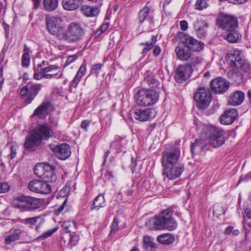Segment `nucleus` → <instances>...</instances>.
I'll return each mask as SVG.
<instances>
[{
	"label": "nucleus",
	"mask_w": 251,
	"mask_h": 251,
	"mask_svg": "<svg viewBox=\"0 0 251 251\" xmlns=\"http://www.w3.org/2000/svg\"><path fill=\"white\" fill-rule=\"evenodd\" d=\"M86 64L85 62V61H84L83 62V63L82 64V65H81L80 67L79 68L78 71L80 73L84 75V74L86 72Z\"/></svg>",
	"instance_id": "nucleus-59"
},
{
	"label": "nucleus",
	"mask_w": 251,
	"mask_h": 251,
	"mask_svg": "<svg viewBox=\"0 0 251 251\" xmlns=\"http://www.w3.org/2000/svg\"><path fill=\"white\" fill-rule=\"evenodd\" d=\"M66 202L67 200H65L63 203L62 204V205L58 208L54 210V214L55 215H58L61 213V212H62L64 210Z\"/></svg>",
	"instance_id": "nucleus-54"
},
{
	"label": "nucleus",
	"mask_w": 251,
	"mask_h": 251,
	"mask_svg": "<svg viewBox=\"0 0 251 251\" xmlns=\"http://www.w3.org/2000/svg\"><path fill=\"white\" fill-rule=\"evenodd\" d=\"M34 173L36 176L48 183L55 182L57 179L53 167L48 164L36 165Z\"/></svg>",
	"instance_id": "nucleus-6"
},
{
	"label": "nucleus",
	"mask_w": 251,
	"mask_h": 251,
	"mask_svg": "<svg viewBox=\"0 0 251 251\" xmlns=\"http://www.w3.org/2000/svg\"><path fill=\"white\" fill-rule=\"evenodd\" d=\"M237 69H239L245 76L246 79L251 78V66L249 63L245 61L242 63L241 66H237Z\"/></svg>",
	"instance_id": "nucleus-37"
},
{
	"label": "nucleus",
	"mask_w": 251,
	"mask_h": 251,
	"mask_svg": "<svg viewBox=\"0 0 251 251\" xmlns=\"http://www.w3.org/2000/svg\"><path fill=\"white\" fill-rule=\"evenodd\" d=\"M119 220L117 217L113 219V222L110 226V234L115 233L119 229Z\"/></svg>",
	"instance_id": "nucleus-49"
},
{
	"label": "nucleus",
	"mask_w": 251,
	"mask_h": 251,
	"mask_svg": "<svg viewBox=\"0 0 251 251\" xmlns=\"http://www.w3.org/2000/svg\"><path fill=\"white\" fill-rule=\"evenodd\" d=\"M109 26V24L108 23H105L102 24L101 26L100 27L99 29L97 31V34L98 35L101 34L102 32L106 31V30L108 28Z\"/></svg>",
	"instance_id": "nucleus-52"
},
{
	"label": "nucleus",
	"mask_w": 251,
	"mask_h": 251,
	"mask_svg": "<svg viewBox=\"0 0 251 251\" xmlns=\"http://www.w3.org/2000/svg\"><path fill=\"white\" fill-rule=\"evenodd\" d=\"M197 36L201 39H204L207 35L205 29L208 27L207 23L202 19H198L194 24Z\"/></svg>",
	"instance_id": "nucleus-25"
},
{
	"label": "nucleus",
	"mask_w": 251,
	"mask_h": 251,
	"mask_svg": "<svg viewBox=\"0 0 251 251\" xmlns=\"http://www.w3.org/2000/svg\"><path fill=\"white\" fill-rule=\"evenodd\" d=\"M85 35V30L78 23L72 22L63 33L62 39L67 43L74 44L82 40Z\"/></svg>",
	"instance_id": "nucleus-4"
},
{
	"label": "nucleus",
	"mask_w": 251,
	"mask_h": 251,
	"mask_svg": "<svg viewBox=\"0 0 251 251\" xmlns=\"http://www.w3.org/2000/svg\"><path fill=\"white\" fill-rule=\"evenodd\" d=\"M157 35L152 36L151 42H146L140 44V46H144V48L141 51V54L143 56H145L147 52L151 50L153 48V55L156 57L160 54L161 50L160 47L158 46H155L157 41Z\"/></svg>",
	"instance_id": "nucleus-18"
},
{
	"label": "nucleus",
	"mask_w": 251,
	"mask_h": 251,
	"mask_svg": "<svg viewBox=\"0 0 251 251\" xmlns=\"http://www.w3.org/2000/svg\"><path fill=\"white\" fill-rule=\"evenodd\" d=\"M21 223L28 226L29 227H32L37 224L35 229L38 231L44 223V219L42 216L39 215L22 219L21 220Z\"/></svg>",
	"instance_id": "nucleus-24"
},
{
	"label": "nucleus",
	"mask_w": 251,
	"mask_h": 251,
	"mask_svg": "<svg viewBox=\"0 0 251 251\" xmlns=\"http://www.w3.org/2000/svg\"><path fill=\"white\" fill-rule=\"evenodd\" d=\"M163 178L165 181L166 177L169 180H173L179 177L184 171V165L182 164L172 165L163 166Z\"/></svg>",
	"instance_id": "nucleus-11"
},
{
	"label": "nucleus",
	"mask_w": 251,
	"mask_h": 251,
	"mask_svg": "<svg viewBox=\"0 0 251 251\" xmlns=\"http://www.w3.org/2000/svg\"><path fill=\"white\" fill-rule=\"evenodd\" d=\"M127 144V140L125 138L117 136L115 140L111 144V148H115L118 151H122L125 149Z\"/></svg>",
	"instance_id": "nucleus-33"
},
{
	"label": "nucleus",
	"mask_w": 251,
	"mask_h": 251,
	"mask_svg": "<svg viewBox=\"0 0 251 251\" xmlns=\"http://www.w3.org/2000/svg\"><path fill=\"white\" fill-rule=\"evenodd\" d=\"M247 0H228L229 3L234 4H242L245 3Z\"/></svg>",
	"instance_id": "nucleus-58"
},
{
	"label": "nucleus",
	"mask_w": 251,
	"mask_h": 251,
	"mask_svg": "<svg viewBox=\"0 0 251 251\" xmlns=\"http://www.w3.org/2000/svg\"><path fill=\"white\" fill-rule=\"evenodd\" d=\"M146 80L151 88H155L159 85V81L153 75H148L146 77Z\"/></svg>",
	"instance_id": "nucleus-42"
},
{
	"label": "nucleus",
	"mask_w": 251,
	"mask_h": 251,
	"mask_svg": "<svg viewBox=\"0 0 251 251\" xmlns=\"http://www.w3.org/2000/svg\"><path fill=\"white\" fill-rule=\"evenodd\" d=\"M76 226V222L72 221H66L62 224V230L65 233L71 232L72 228Z\"/></svg>",
	"instance_id": "nucleus-43"
},
{
	"label": "nucleus",
	"mask_w": 251,
	"mask_h": 251,
	"mask_svg": "<svg viewBox=\"0 0 251 251\" xmlns=\"http://www.w3.org/2000/svg\"><path fill=\"white\" fill-rule=\"evenodd\" d=\"M210 86L214 93L221 94L228 90L229 83L226 79L220 77L211 80Z\"/></svg>",
	"instance_id": "nucleus-16"
},
{
	"label": "nucleus",
	"mask_w": 251,
	"mask_h": 251,
	"mask_svg": "<svg viewBox=\"0 0 251 251\" xmlns=\"http://www.w3.org/2000/svg\"><path fill=\"white\" fill-rule=\"evenodd\" d=\"M81 11L87 17H93L97 15L99 13L98 7L84 5L81 7Z\"/></svg>",
	"instance_id": "nucleus-34"
},
{
	"label": "nucleus",
	"mask_w": 251,
	"mask_h": 251,
	"mask_svg": "<svg viewBox=\"0 0 251 251\" xmlns=\"http://www.w3.org/2000/svg\"><path fill=\"white\" fill-rule=\"evenodd\" d=\"M45 20L48 30L52 35H58L64 28L63 21L59 17L47 16Z\"/></svg>",
	"instance_id": "nucleus-12"
},
{
	"label": "nucleus",
	"mask_w": 251,
	"mask_h": 251,
	"mask_svg": "<svg viewBox=\"0 0 251 251\" xmlns=\"http://www.w3.org/2000/svg\"><path fill=\"white\" fill-rule=\"evenodd\" d=\"M16 149L13 146H12L11 147V154H10L11 159H13L15 158L16 154Z\"/></svg>",
	"instance_id": "nucleus-64"
},
{
	"label": "nucleus",
	"mask_w": 251,
	"mask_h": 251,
	"mask_svg": "<svg viewBox=\"0 0 251 251\" xmlns=\"http://www.w3.org/2000/svg\"><path fill=\"white\" fill-rule=\"evenodd\" d=\"M70 238L69 244L71 247L75 246L79 239V235L75 232H73L70 234Z\"/></svg>",
	"instance_id": "nucleus-44"
},
{
	"label": "nucleus",
	"mask_w": 251,
	"mask_h": 251,
	"mask_svg": "<svg viewBox=\"0 0 251 251\" xmlns=\"http://www.w3.org/2000/svg\"><path fill=\"white\" fill-rule=\"evenodd\" d=\"M23 232V230L20 228L11 229L9 231V234L5 236L4 242L5 244L10 245L12 242L18 240L20 238V235Z\"/></svg>",
	"instance_id": "nucleus-30"
},
{
	"label": "nucleus",
	"mask_w": 251,
	"mask_h": 251,
	"mask_svg": "<svg viewBox=\"0 0 251 251\" xmlns=\"http://www.w3.org/2000/svg\"><path fill=\"white\" fill-rule=\"evenodd\" d=\"M54 67H46L40 70L34 69L33 78L36 80H40L42 78L52 79L56 77L58 73L47 74L50 70H52Z\"/></svg>",
	"instance_id": "nucleus-22"
},
{
	"label": "nucleus",
	"mask_w": 251,
	"mask_h": 251,
	"mask_svg": "<svg viewBox=\"0 0 251 251\" xmlns=\"http://www.w3.org/2000/svg\"><path fill=\"white\" fill-rule=\"evenodd\" d=\"M42 87V84L28 83L20 90L21 96L25 99L26 104H29L38 94Z\"/></svg>",
	"instance_id": "nucleus-8"
},
{
	"label": "nucleus",
	"mask_w": 251,
	"mask_h": 251,
	"mask_svg": "<svg viewBox=\"0 0 251 251\" xmlns=\"http://www.w3.org/2000/svg\"><path fill=\"white\" fill-rule=\"evenodd\" d=\"M33 131L38 138H41V141L42 140H48L53 134L52 130L46 124L38 125Z\"/></svg>",
	"instance_id": "nucleus-19"
},
{
	"label": "nucleus",
	"mask_w": 251,
	"mask_h": 251,
	"mask_svg": "<svg viewBox=\"0 0 251 251\" xmlns=\"http://www.w3.org/2000/svg\"><path fill=\"white\" fill-rule=\"evenodd\" d=\"M179 34L180 36V43L191 51L199 52L203 49L204 44L203 42L198 41L188 34L181 32Z\"/></svg>",
	"instance_id": "nucleus-9"
},
{
	"label": "nucleus",
	"mask_w": 251,
	"mask_h": 251,
	"mask_svg": "<svg viewBox=\"0 0 251 251\" xmlns=\"http://www.w3.org/2000/svg\"><path fill=\"white\" fill-rule=\"evenodd\" d=\"M150 8L147 6L144 7L139 13L138 14V22L139 23L142 24L143 22L147 19L151 24L153 23V19L151 16H149Z\"/></svg>",
	"instance_id": "nucleus-35"
},
{
	"label": "nucleus",
	"mask_w": 251,
	"mask_h": 251,
	"mask_svg": "<svg viewBox=\"0 0 251 251\" xmlns=\"http://www.w3.org/2000/svg\"><path fill=\"white\" fill-rule=\"evenodd\" d=\"M245 94L241 91H236L230 94L229 96L228 102L232 106H237L241 104L244 100Z\"/></svg>",
	"instance_id": "nucleus-29"
},
{
	"label": "nucleus",
	"mask_w": 251,
	"mask_h": 251,
	"mask_svg": "<svg viewBox=\"0 0 251 251\" xmlns=\"http://www.w3.org/2000/svg\"><path fill=\"white\" fill-rule=\"evenodd\" d=\"M159 97V94L153 89L142 88L137 91L134 98L137 105L147 107L156 103Z\"/></svg>",
	"instance_id": "nucleus-3"
},
{
	"label": "nucleus",
	"mask_w": 251,
	"mask_h": 251,
	"mask_svg": "<svg viewBox=\"0 0 251 251\" xmlns=\"http://www.w3.org/2000/svg\"><path fill=\"white\" fill-rule=\"evenodd\" d=\"M207 141L214 148L220 147L225 141L224 130L212 126H201L200 139H196L191 146L192 154L199 153L205 149Z\"/></svg>",
	"instance_id": "nucleus-1"
},
{
	"label": "nucleus",
	"mask_w": 251,
	"mask_h": 251,
	"mask_svg": "<svg viewBox=\"0 0 251 251\" xmlns=\"http://www.w3.org/2000/svg\"><path fill=\"white\" fill-rule=\"evenodd\" d=\"M50 121L51 125L53 126H58V121L53 118H50Z\"/></svg>",
	"instance_id": "nucleus-63"
},
{
	"label": "nucleus",
	"mask_w": 251,
	"mask_h": 251,
	"mask_svg": "<svg viewBox=\"0 0 251 251\" xmlns=\"http://www.w3.org/2000/svg\"><path fill=\"white\" fill-rule=\"evenodd\" d=\"M102 65V64L100 63H97L93 65L91 69V73L94 74L96 76H98L101 68Z\"/></svg>",
	"instance_id": "nucleus-45"
},
{
	"label": "nucleus",
	"mask_w": 251,
	"mask_h": 251,
	"mask_svg": "<svg viewBox=\"0 0 251 251\" xmlns=\"http://www.w3.org/2000/svg\"><path fill=\"white\" fill-rule=\"evenodd\" d=\"M189 60L191 63L190 65L195 66L196 65L201 63L202 61V59L192 53V56L190 58Z\"/></svg>",
	"instance_id": "nucleus-47"
},
{
	"label": "nucleus",
	"mask_w": 251,
	"mask_h": 251,
	"mask_svg": "<svg viewBox=\"0 0 251 251\" xmlns=\"http://www.w3.org/2000/svg\"><path fill=\"white\" fill-rule=\"evenodd\" d=\"M106 205L104 197L102 194L98 195L94 200L91 210H99L100 208L104 207Z\"/></svg>",
	"instance_id": "nucleus-32"
},
{
	"label": "nucleus",
	"mask_w": 251,
	"mask_h": 251,
	"mask_svg": "<svg viewBox=\"0 0 251 251\" xmlns=\"http://www.w3.org/2000/svg\"><path fill=\"white\" fill-rule=\"evenodd\" d=\"M177 58L181 61H188L192 56L191 51L183 45H178L175 49Z\"/></svg>",
	"instance_id": "nucleus-27"
},
{
	"label": "nucleus",
	"mask_w": 251,
	"mask_h": 251,
	"mask_svg": "<svg viewBox=\"0 0 251 251\" xmlns=\"http://www.w3.org/2000/svg\"><path fill=\"white\" fill-rule=\"evenodd\" d=\"M251 180V171L246 174L244 177H241L239 180L238 183H241L242 181H248Z\"/></svg>",
	"instance_id": "nucleus-53"
},
{
	"label": "nucleus",
	"mask_w": 251,
	"mask_h": 251,
	"mask_svg": "<svg viewBox=\"0 0 251 251\" xmlns=\"http://www.w3.org/2000/svg\"><path fill=\"white\" fill-rule=\"evenodd\" d=\"M238 116L237 111L235 108L229 109L221 116V123L223 125H230Z\"/></svg>",
	"instance_id": "nucleus-23"
},
{
	"label": "nucleus",
	"mask_w": 251,
	"mask_h": 251,
	"mask_svg": "<svg viewBox=\"0 0 251 251\" xmlns=\"http://www.w3.org/2000/svg\"><path fill=\"white\" fill-rule=\"evenodd\" d=\"M180 152L178 148L172 147L164 151L161 161L163 166L180 164L178 162Z\"/></svg>",
	"instance_id": "nucleus-10"
},
{
	"label": "nucleus",
	"mask_w": 251,
	"mask_h": 251,
	"mask_svg": "<svg viewBox=\"0 0 251 251\" xmlns=\"http://www.w3.org/2000/svg\"><path fill=\"white\" fill-rule=\"evenodd\" d=\"M113 177L112 174L110 172H106L104 174L103 178L105 180H109Z\"/></svg>",
	"instance_id": "nucleus-62"
},
{
	"label": "nucleus",
	"mask_w": 251,
	"mask_h": 251,
	"mask_svg": "<svg viewBox=\"0 0 251 251\" xmlns=\"http://www.w3.org/2000/svg\"><path fill=\"white\" fill-rule=\"evenodd\" d=\"M156 116V112L152 108L140 109L134 110L133 116L136 120L145 122L153 119Z\"/></svg>",
	"instance_id": "nucleus-17"
},
{
	"label": "nucleus",
	"mask_w": 251,
	"mask_h": 251,
	"mask_svg": "<svg viewBox=\"0 0 251 251\" xmlns=\"http://www.w3.org/2000/svg\"><path fill=\"white\" fill-rule=\"evenodd\" d=\"M52 151L58 158L61 160L66 159L71 154L70 147L67 143H62L55 146Z\"/></svg>",
	"instance_id": "nucleus-20"
},
{
	"label": "nucleus",
	"mask_w": 251,
	"mask_h": 251,
	"mask_svg": "<svg viewBox=\"0 0 251 251\" xmlns=\"http://www.w3.org/2000/svg\"><path fill=\"white\" fill-rule=\"evenodd\" d=\"M33 2V8L35 10L37 9L41 3V0H32Z\"/></svg>",
	"instance_id": "nucleus-61"
},
{
	"label": "nucleus",
	"mask_w": 251,
	"mask_h": 251,
	"mask_svg": "<svg viewBox=\"0 0 251 251\" xmlns=\"http://www.w3.org/2000/svg\"><path fill=\"white\" fill-rule=\"evenodd\" d=\"M244 75L243 73L237 69L232 72V78L235 82L239 83L243 82L244 79H246L245 76Z\"/></svg>",
	"instance_id": "nucleus-40"
},
{
	"label": "nucleus",
	"mask_w": 251,
	"mask_h": 251,
	"mask_svg": "<svg viewBox=\"0 0 251 251\" xmlns=\"http://www.w3.org/2000/svg\"><path fill=\"white\" fill-rule=\"evenodd\" d=\"M81 4L80 0H62L63 8L68 11L77 9Z\"/></svg>",
	"instance_id": "nucleus-31"
},
{
	"label": "nucleus",
	"mask_w": 251,
	"mask_h": 251,
	"mask_svg": "<svg viewBox=\"0 0 251 251\" xmlns=\"http://www.w3.org/2000/svg\"><path fill=\"white\" fill-rule=\"evenodd\" d=\"M52 108L50 102L44 101L34 111L33 116H36L40 119L45 118L47 116L49 111Z\"/></svg>",
	"instance_id": "nucleus-26"
},
{
	"label": "nucleus",
	"mask_w": 251,
	"mask_h": 251,
	"mask_svg": "<svg viewBox=\"0 0 251 251\" xmlns=\"http://www.w3.org/2000/svg\"><path fill=\"white\" fill-rule=\"evenodd\" d=\"M157 240L158 242L162 244L170 245L175 241L174 236L170 233H166L159 235Z\"/></svg>",
	"instance_id": "nucleus-36"
},
{
	"label": "nucleus",
	"mask_w": 251,
	"mask_h": 251,
	"mask_svg": "<svg viewBox=\"0 0 251 251\" xmlns=\"http://www.w3.org/2000/svg\"><path fill=\"white\" fill-rule=\"evenodd\" d=\"M207 6L206 0H197L195 4L196 8L199 10L206 8Z\"/></svg>",
	"instance_id": "nucleus-50"
},
{
	"label": "nucleus",
	"mask_w": 251,
	"mask_h": 251,
	"mask_svg": "<svg viewBox=\"0 0 251 251\" xmlns=\"http://www.w3.org/2000/svg\"><path fill=\"white\" fill-rule=\"evenodd\" d=\"M43 4L45 10L51 12L57 8L58 2V0H44Z\"/></svg>",
	"instance_id": "nucleus-38"
},
{
	"label": "nucleus",
	"mask_w": 251,
	"mask_h": 251,
	"mask_svg": "<svg viewBox=\"0 0 251 251\" xmlns=\"http://www.w3.org/2000/svg\"><path fill=\"white\" fill-rule=\"evenodd\" d=\"M81 79L78 76H75L74 79L71 81L70 85L74 88L76 87Z\"/></svg>",
	"instance_id": "nucleus-56"
},
{
	"label": "nucleus",
	"mask_w": 251,
	"mask_h": 251,
	"mask_svg": "<svg viewBox=\"0 0 251 251\" xmlns=\"http://www.w3.org/2000/svg\"><path fill=\"white\" fill-rule=\"evenodd\" d=\"M29 189L37 193L48 194L50 193L52 188L50 184L44 180H33L28 185Z\"/></svg>",
	"instance_id": "nucleus-14"
},
{
	"label": "nucleus",
	"mask_w": 251,
	"mask_h": 251,
	"mask_svg": "<svg viewBox=\"0 0 251 251\" xmlns=\"http://www.w3.org/2000/svg\"><path fill=\"white\" fill-rule=\"evenodd\" d=\"M192 72V67L189 64L179 65L176 70V80L178 83L185 81L190 77Z\"/></svg>",
	"instance_id": "nucleus-15"
},
{
	"label": "nucleus",
	"mask_w": 251,
	"mask_h": 251,
	"mask_svg": "<svg viewBox=\"0 0 251 251\" xmlns=\"http://www.w3.org/2000/svg\"><path fill=\"white\" fill-rule=\"evenodd\" d=\"M90 122L88 120H83L82 121L80 126L85 131H87V128L89 126Z\"/></svg>",
	"instance_id": "nucleus-55"
},
{
	"label": "nucleus",
	"mask_w": 251,
	"mask_h": 251,
	"mask_svg": "<svg viewBox=\"0 0 251 251\" xmlns=\"http://www.w3.org/2000/svg\"><path fill=\"white\" fill-rule=\"evenodd\" d=\"M173 212L172 207L163 210L158 215L150 219L147 225L155 230H174L177 227V223L172 217Z\"/></svg>",
	"instance_id": "nucleus-2"
},
{
	"label": "nucleus",
	"mask_w": 251,
	"mask_h": 251,
	"mask_svg": "<svg viewBox=\"0 0 251 251\" xmlns=\"http://www.w3.org/2000/svg\"><path fill=\"white\" fill-rule=\"evenodd\" d=\"M217 23L220 27L226 30L236 29L238 25L237 18L228 14L221 15Z\"/></svg>",
	"instance_id": "nucleus-13"
},
{
	"label": "nucleus",
	"mask_w": 251,
	"mask_h": 251,
	"mask_svg": "<svg viewBox=\"0 0 251 251\" xmlns=\"http://www.w3.org/2000/svg\"><path fill=\"white\" fill-rule=\"evenodd\" d=\"M44 202L43 199L22 196L15 200V206L20 209L32 211L41 208Z\"/></svg>",
	"instance_id": "nucleus-5"
},
{
	"label": "nucleus",
	"mask_w": 251,
	"mask_h": 251,
	"mask_svg": "<svg viewBox=\"0 0 251 251\" xmlns=\"http://www.w3.org/2000/svg\"><path fill=\"white\" fill-rule=\"evenodd\" d=\"M29 54L27 52L23 53L22 58V65L23 67H27L29 64Z\"/></svg>",
	"instance_id": "nucleus-46"
},
{
	"label": "nucleus",
	"mask_w": 251,
	"mask_h": 251,
	"mask_svg": "<svg viewBox=\"0 0 251 251\" xmlns=\"http://www.w3.org/2000/svg\"><path fill=\"white\" fill-rule=\"evenodd\" d=\"M49 67H54L52 70H50L47 74H53V73H57L56 71L59 69V67L58 65H51Z\"/></svg>",
	"instance_id": "nucleus-60"
},
{
	"label": "nucleus",
	"mask_w": 251,
	"mask_h": 251,
	"mask_svg": "<svg viewBox=\"0 0 251 251\" xmlns=\"http://www.w3.org/2000/svg\"><path fill=\"white\" fill-rule=\"evenodd\" d=\"M227 31H228V33L226 34V39L230 43H235L241 37V35L239 34L235 29L227 30Z\"/></svg>",
	"instance_id": "nucleus-39"
},
{
	"label": "nucleus",
	"mask_w": 251,
	"mask_h": 251,
	"mask_svg": "<svg viewBox=\"0 0 251 251\" xmlns=\"http://www.w3.org/2000/svg\"><path fill=\"white\" fill-rule=\"evenodd\" d=\"M227 55L228 60L231 62V66L236 68L237 66H241V63L245 61L239 50H234L230 53H228Z\"/></svg>",
	"instance_id": "nucleus-28"
},
{
	"label": "nucleus",
	"mask_w": 251,
	"mask_h": 251,
	"mask_svg": "<svg viewBox=\"0 0 251 251\" xmlns=\"http://www.w3.org/2000/svg\"><path fill=\"white\" fill-rule=\"evenodd\" d=\"M58 229V227H55L52 229H50L43 233L41 235L36 238V240L38 241H42L49 237L51 236L54 232Z\"/></svg>",
	"instance_id": "nucleus-41"
},
{
	"label": "nucleus",
	"mask_w": 251,
	"mask_h": 251,
	"mask_svg": "<svg viewBox=\"0 0 251 251\" xmlns=\"http://www.w3.org/2000/svg\"><path fill=\"white\" fill-rule=\"evenodd\" d=\"M41 138L36 135L33 131L25 138L24 147L28 151H33L41 144Z\"/></svg>",
	"instance_id": "nucleus-21"
},
{
	"label": "nucleus",
	"mask_w": 251,
	"mask_h": 251,
	"mask_svg": "<svg viewBox=\"0 0 251 251\" xmlns=\"http://www.w3.org/2000/svg\"><path fill=\"white\" fill-rule=\"evenodd\" d=\"M181 29L183 31H186L188 29V23L185 20H183L180 22Z\"/></svg>",
	"instance_id": "nucleus-57"
},
{
	"label": "nucleus",
	"mask_w": 251,
	"mask_h": 251,
	"mask_svg": "<svg viewBox=\"0 0 251 251\" xmlns=\"http://www.w3.org/2000/svg\"><path fill=\"white\" fill-rule=\"evenodd\" d=\"M9 186L6 182H0V193H5L9 191Z\"/></svg>",
	"instance_id": "nucleus-51"
},
{
	"label": "nucleus",
	"mask_w": 251,
	"mask_h": 251,
	"mask_svg": "<svg viewBox=\"0 0 251 251\" xmlns=\"http://www.w3.org/2000/svg\"><path fill=\"white\" fill-rule=\"evenodd\" d=\"M144 244L146 248H156L157 245L151 240L149 237H145L144 238Z\"/></svg>",
	"instance_id": "nucleus-48"
},
{
	"label": "nucleus",
	"mask_w": 251,
	"mask_h": 251,
	"mask_svg": "<svg viewBox=\"0 0 251 251\" xmlns=\"http://www.w3.org/2000/svg\"><path fill=\"white\" fill-rule=\"evenodd\" d=\"M194 99L200 110L207 108L212 100V94L208 88L200 87L194 94Z\"/></svg>",
	"instance_id": "nucleus-7"
}]
</instances>
